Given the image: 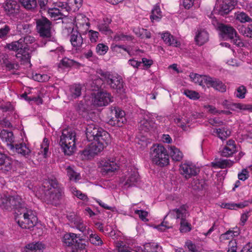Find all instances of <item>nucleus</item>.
<instances>
[{"mask_svg":"<svg viewBox=\"0 0 252 252\" xmlns=\"http://www.w3.org/2000/svg\"><path fill=\"white\" fill-rule=\"evenodd\" d=\"M167 216L164 217L163 221L159 225H156L155 228L161 231H165L167 228L171 227V226L169 225V223L166 220Z\"/></svg>","mask_w":252,"mask_h":252,"instance_id":"13d9d810","label":"nucleus"},{"mask_svg":"<svg viewBox=\"0 0 252 252\" xmlns=\"http://www.w3.org/2000/svg\"><path fill=\"white\" fill-rule=\"evenodd\" d=\"M88 241L95 246H101L103 244L102 239L96 233L91 237H88Z\"/></svg>","mask_w":252,"mask_h":252,"instance_id":"a19ab883","label":"nucleus"},{"mask_svg":"<svg viewBox=\"0 0 252 252\" xmlns=\"http://www.w3.org/2000/svg\"><path fill=\"white\" fill-rule=\"evenodd\" d=\"M99 33L97 32L90 30L89 32V36L92 42H95L97 41Z\"/></svg>","mask_w":252,"mask_h":252,"instance_id":"774afa93","label":"nucleus"},{"mask_svg":"<svg viewBox=\"0 0 252 252\" xmlns=\"http://www.w3.org/2000/svg\"><path fill=\"white\" fill-rule=\"evenodd\" d=\"M150 158L154 164L160 167L167 165L169 156L165 148L161 144L154 145L151 148Z\"/></svg>","mask_w":252,"mask_h":252,"instance_id":"7ed1b4c3","label":"nucleus"},{"mask_svg":"<svg viewBox=\"0 0 252 252\" xmlns=\"http://www.w3.org/2000/svg\"><path fill=\"white\" fill-rule=\"evenodd\" d=\"M104 132L107 134H109L106 131L94 124L88 125L86 128V137L89 141L97 140L101 138L102 135L105 134Z\"/></svg>","mask_w":252,"mask_h":252,"instance_id":"9b49d317","label":"nucleus"},{"mask_svg":"<svg viewBox=\"0 0 252 252\" xmlns=\"http://www.w3.org/2000/svg\"><path fill=\"white\" fill-rule=\"evenodd\" d=\"M162 17L161 11L159 5H156L151 12L150 19L152 22L159 21Z\"/></svg>","mask_w":252,"mask_h":252,"instance_id":"2f4dec72","label":"nucleus"},{"mask_svg":"<svg viewBox=\"0 0 252 252\" xmlns=\"http://www.w3.org/2000/svg\"><path fill=\"white\" fill-rule=\"evenodd\" d=\"M151 122L145 118L141 120L139 122V129L141 132H148L152 128Z\"/></svg>","mask_w":252,"mask_h":252,"instance_id":"72a5a7b5","label":"nucleus"},{"mask_svg":"<svg viewBox=\"0 0 252 252\" xmlns=\"http://www.w3.org/2000/svg\"><path fill=\"white\" fill-rule=\"evenodd\" d=\"M205 181L203 180L194 179L191 183L193 189L202 190L205 188Z\"/></svg>","mask_w":252,"mask_h":252,"instance_id":"c03bdc74","label":"nucleus"},{"mask_svg":"<svg viewBox=\"0 0 252 252\" xmlns=\"http://www.w3.org/2000/svg\"><path fill=\"white\" fill-rule=\"evenodd\" d=\"M98 73L102 77V81H106L110 88L117 93H121L123 91V81L120 76H115L108 72H104L100 70Z\"/></svg>","mask_w":252,"mask_h":252,"instance_id":"39448f33","label":"nucleus"},{"mask_svg":"<svg viewBox=\"0 0 252 252\" xmlns=\"http://www.w3.org/2000/svg\"><path fill=\"white\" fill-rule=\"evenodd\" d=\"M219 29L223 38H229L237 46H243V43L239 39L236 30L232 27L221 24L219 26Z\"/></svg>","mask_w":252,"mask_h":252,"instance_id":"423d86ee","label":"nucleus"},{"mask_svg":"<svg viewBox=\"0 0 252 252\" xmlns=\"http://www.w3.org/2000/svg\"><path fill=\"white\" fill-rule=\"evenodd\" d=\"M32 51L30 47L24 46L16 54V57L23 63H30Z\"/></svg>","mask_w":252,"mask_h":252,"instance_id":"aec40b11","label":"nucleus"},{"mask_svg":"<svg viewBox=\"0 0 252 252\" xmlns=\"http://www.w3.org/2000/svg\"><path fill=\"white\" fill-rule=\"evenodd\" d=\"M174 212L176 213L177 219L180 220L179 228L180 232L186 233L190 232L192 229V226L186 220L188 212L186 205H183L178 209H174Z\"/></svg>","mask_w":252,"mask_h":252,"instance_id":"0eeeda50","label":"nucleus"},{"mask_svg":"<svg viewBox=\"0 0 252 252\" xmlns=\"http://www.w3.org/2000/svg\"><path fill=\"white\" fill-rule=\"evenodd\" d=\"M110 119L108 123L113 126H122L126 122L125 112L119 107L112 106L110 108Z\"/></svg>","mask_w":252,"mask_h":252,"instance_id":"6e6552de","label":"nucleus"},{"mask_svg":"<svg viewBox=\"0 0 252 252\" xmlns=\"http://www.w3.org/2000/svg\"><path fill=\"white\" fill-rule=\"evenodd\" d=\"M137 252H160L161 248L155 243H148L144 245V248H137Z\"/></svg>","mask_w":252,"mask_h":252,"instance_id":"393cba45","label":"nucleus"},{"mask_svg":"<svg viewBox=\"0 0 252 252\" xmlns=\"http://www.w3.org/2000/svg\"><path fill=\"white\" fill-rule=\"evenodd\" d=\"M194 39L197 45L201 46L209 40V34L206 30L200 29L197 31Z\"/></svg>","mask_w":252,"mask_h":252,"instance_id":"5701e85b","label":"nucleus"},{"mask_svg":"<svg viewBox=\"0 0 252 252\" xmlns=\"http://www.w3.org/2000/svg\"><path fill=\"white\" fill-rule=\"evenodd\" d=\"M63 193L62 188L49 189L45 194L46 201L47 204L56 206L59 204Z\"/></svg>","mask_w":252,"mask_h":252,"instance_id":"f8f14e48","label":"nucleus"},{"mask_svg":"<svg viewBox=\"0 0 252 252\" xmlns=\"http://www.w3.org/2000/svg\"><path fill=\"white\" fill-rule=\"evenodd\" d=\"M70 91L72 97H78L81 94V87L80 85H74L70 88Z\"/></svg>","mask_w":252,"mask_h":252,"instance_id":"49530a36","label":"nucleus"},{"mask_svg":"<svg viewBox=\"0 0 252 252\" xmlns=\"http://www.w3.org/2000/svg\"><path fill=\"white\" fill-rule=\"evenodd\" d=\"M0 137L9 143L13 144L14 142V136L12 131L3 130L0 133Z\"/></svg>","mask_w":252,"mask_h":252,"instance_id":"58836bf2","label":"nucleus"},{"mask_svg":"<svg viewBox=\"0 0 252 252\" xmlns=\"http://www.w3.org/2000/svg\"><path fill=\"white\" fill-rule=\"evenodd\" d=\"M239 234L238 230H234V228L229 229L220 236V238L223 240H230Z\"/></svg>","mask_w":252,"mask_h":252,"instance_id":"e433bc0d","label":"nucleus"},{"mask_svg":"<svg viewBox=\"0 0 252 252\" xmlns=\"http://www.w3.org/2000/svg\"><path fill=\"white\" fill-rule=\"evenodd\" d=\"M139 176L138 172L136 170H131L126 178L124 186L126 188H129L135 186L139 180Z\"/></svg>","mask_w":252,"mask_h":252,"instance_id":"412c9836","label":"nucleus"},{"mask_svg":"<svg viewBox=\"0 0 252 252\" xmlns=\"http://www.w3.org/2000/svg\"><path fill=\"white\" fill-rule=\"evenodd\" d=\"M237 152V147L235 141L229 139L221 151L220 155L224 157H232Z\"/></svg>","mask_w":252,"mask_h":252,"instance_id":"f3484780","label":"nucleus"},{"mask_svg":"<svg viewBox=\"0 0 252 252\" xmlns=\"http://www.w3.org/2000/svg\"><path fill=\"white\" fill-rule=\"evenodd\" d=\"M236 20L241 23L249 22L252 21V19L246 13L241 12L236 15Z\"/></svg>","mask_w":252,"mask_h":252,"instance_id":"de8ad7c7","label":"nucleus"},{"mask_svg":"<svg viewBox=\"0 0 252 252\" xmlns=\"http://www.w3.org/2000/svg\"><path fill=\"white\" fill-rule=\"evenodd\" d=\"M48 14L52 18H54V20L60 19L62 16H63V15H62L59 8H57L49 9L48 10Z\"/></svg>","mask_w":252,"mask_h":252,"instance_id":"3c124183","label":"nucleus"},{"mask_svg":"<svg viewBox=\"0 0 252 252\" xmlns=\"http://www.w3.org/2000/svg\"><path fill=\"white\" fill-rule=\"evenodd\" d=\"M74 224L76 227L81 232L83 233L86 231V225L84 224L83 221L81 220L75 221Z\"/></svg>","mask_w":252,"mask_h":252,"instance_id":"338daca9","label":"nucleus"},{"mask_svg":"<svg viewBox=\"0 0 252 252\" xmlns=\"http://www.w3.org/2000/svg\"><path fill=\"white\" fill-rule=\"evenodd\" d=\"M70 41L72 45L75 47H81L83 44V38L81 34L77 31L71 32Z\"/></svg>","mask_w":252,"mask_h":252,"instance_id":"a878e982","label":"nucleus"},{"mask_svg":"<svg viewBox=\"0 0 252 252\" xmlns=\"http://www.w3.org/2000/svg\"><path fill=\"white\" fill-rule=\"evenodd\" d=\"M32 78L34 80L38 82H45L48 80L49 77L46 74H40L36 73L33 75Z\"/></svg>","mask_w":252,"mask_h":252,"instance_id":"e2e57ef3","label":"nucleus"},{"mask_svg":"<svg viewBox=\"0 0 252 252\" xmlns=\"http://www.w3.org/2000/svg\"><path fill=\"white\" fill-rule=\"evenodd\" d=\"M179 170L180 173L186 180L197 176L200 172V168L191 162L182 163Z\"/></svg>","mask_w":252,"mask_h":252,"instance_id":"9d476101","label":"nucleus"},{"mask_svg":"<svg viewBox=\"0 0 252 252\" xmlns=\"http://www.w3.org/2000/svg\"><path fill=\"white\" fill-rule=\"evenodd\" d=\"M99 168L102 174L106 175L115 172L118 169L119 166L113 160L103 159L100 161Z\"/></svg>","mask_w":252,"mask_h":252,"instance_id":"4468645a","label":"nucleus"},{"mask_svg":"<svg viewBox=\"0 0 252 252\" xmlns=\"http://www.w3.org/2000/svg\"><path fill=\"white\" fill-rule=\"evenodd\" d=\"M183 153L178 148L174 147V161H181L183 158Z\"/></svg>","mask_w":252,"mask_h":252,"instance_id":"69168bd1","label":"nucleus"},{"mask_svg":"<svg viewBox=\"0 0 252 252\" xmlns=\"http://www.w3.org/2000/svg\"><path fill=\"white\" fill-rule=\"evenodd\" d=\"M67 2H59L58 4V6L60 8L59 10L62 12V15L66 17L68 15V13L70 11V9L67 8Z\"/></svg>","mask_w":252,"mask_h":252,"instance_id":"864d4df0","label":"nucleus"},{"mask_svg":"<svg viewBox=\"0 0 252 252\" xmlns=\"http://www.w3.org/2000/svg\"><path fill=\"white\" fill-rule=\"evenodd\" d=\"M3 63L9 70L16 69L18 67V63H13L9 61L7 58L3 59Z\"/></svg>","mask_w":252,"mask_h":252,"instance_id":"bf43d9fd","label":"nucleus"},{"mask_svg":"<svg viewBox=\"0 0 252 252\" xmlns=\"http://www.w3.org/2000/svg\"><path fill=\"white\" fill-rule=\"evenodd\" d=\"M10 26L7 24H4L0 27V39L2 40L7 39L10 36Z\"/></svg>","mask_w":252,"mask_h":252,"instance_id":"c9c22d12","label":"nucleus"},{"mask_svg":"<svg viewBox=\"0 0 252 252\" xmlns=\"http://www.w3.org/2000/svg\"><path fill=\"white\" fill-rule=\"evenodd\" d=\"M113 101V97L111 94L103 91L98 92L93 100L94 104L97 106H106Z\"/></svg>","mask_w":252,"mask_h":252,"instance_id":"ddd939ff","label":"nucleus"},{"mask_svg":"<svg viewBox=\"0 0 252 252\" xmlns=\"http://www.w3.org/2000/svg\"><path fill=\"white\" fill-rule=\"evenodd\" d=\"M213 167L215 168L224 169L230 167L233 164V162L228 159H220L216 162H212Z\"/></svg>","mask_w":252,"mask_h":252,"instance_id":"c756f323","label":"nucleus"},{"mask_svg":"<svg viewBox=\"0 0 252 252\" xmlns=\"http://www.w3.org/2000/svg\"><path fill=\"white\" fill-rule=\"evenodd\" d=\"M108 50V47L103 43H99L96 47V52L100 55H104Z\"/></svg>","mask_w":252,"mask_h":252,"instance_id":"4d7b16f0","label":"nucleus"},{"mask_svg":"<svg viewBox=\"0 0 252 252\" xmlns=\"http://www.w3.org/2000/svg\"><path fill=\"white\" fill-rule=\"evenodd\" d=\"M75 136L76 133L73 130L64 129L63 131L59 144L65 155L70 156L74 153L75 148Z\"/></svg>","mask_w":252,"mask_h":252,"instance_id":"20e7f679","label":"nucleus"},{"mask_svg":"<svg viewBox=\"0 0 252 252\" xmlns=\"http://www.w3.org/2000/svg\"><path fill=\"white\" fill-rule=\"evenodd\" d=\"M189 77L191 80L195 84H197L199 85L204 88L205 85L207 86L208 80L210 78V76L206 75H200L197 73H190Z\"/></svg>","mask_w":252,"mask_h":252,"instance_id":"4be33fe9","label":"nucleus"},{"mask_svg":"<svg viewBox=\"0 0 252 252\" xmlns=\"http://www.w3.org/2000/svg\"><path fill=\"white\" fill-rule=\"evenodd\" d=\"M232 10L230 5L226 2L223 1L220 6V12L221 15L227 14Z\"/></svg>","mask_w":252,"mask_h":252,"instance_id":"6e6d98bb","label":"nucleus"},{"mask_svg":"<svg viewBox=\"0 0 252 252\" xmlns=\"http://www.w3.org/2000/svg\"><path fill=\"white\" fill-rule=\"evenodd\" d=\"M67 175L70 180L76 181L79 179V174L75 172L70 166L66 168Z\"/></svg>","mask_w":252,"mask_h":252,"instance_id":"603ef678","label":"nucleus"},{"mask_svg":"<svg viewBox=\"0 0 252 252\" xmlns=\"http://www.w3.org/2000/svg\"><path fill=\"white\" fill-rule=\"evenodd\" d=\"M22 40V43L24 46L30 47L29 44L33 43L35 41V39L33 36L30 35H27L25 36L23 38H20Z\"/></svg>","mask_w":252,"mask_h":252,"instance_id":"052dcab7","label":"nucleus"},{"mask_svg":"<svg viewBox=\"0 0 252 252\" xmlns=\"http://www.w3.org/2000/svg\"><path fill=\"white\" fill-rule=\"evenodd\" d=\"M234 106L241 110L248 111L252 112V104H245L241 103H236L233 104Z\"/></svg>","mask_w":252,"mask_h":252,"instance_id":"09e8293b","label":"nucleus"},{"mask_svg":"<svg viewBox=\"0 0 252 252\" xmlns=\"http://www.w3.org/2000/svg\"><path fill=\"white\" fill-rule=\"evenodd\" d=\"M4 8L7 15L14 16L19 12L20 5L15 0H6Z\"/></svg>","mask_w":252,"mask_h":252,"instance_id":"dca6fc26","label":"nucleus"},{"mask_svg":"<svg viewBox=\"0 0 252 252\" xmlns=\"http://www.w3.org/2000/svg\"><path fill=\"white\" fill-rule=\"evenodd\" d=\"M135 214L139 216V218L144 221H148V219H147L148 212L142 210H136L134 212Z\"/></svg>","mask_w":252,"mask_h":252,"instance_id":"680f3d73","label":"nucleus"},{"mask_svg":"<svg viewBox=\"0 0 252 252\" xmlns=\"http://www.w3.org/2000/svg\"><path fill=\"white\" fill-rule=\"evenodd\" d=\"M0 208L3 210L15 212V220L22 228L30 229L36 223L37 218L33 211L26 206L22 199L12 196L0 197Z\"/></svg>","mask_w":252,"mask_h":252,"instance_id":"f257e3e1","label":"nucleus"},{"mask_svg":"<svg viewBox=\"0 0 252 252\" xmlns=\"http://www.w3.org/2000/svg\"><path fill=\"white\" fill-rule=\"evenodd\" d=\"M44 248V245L39 242L29 244L24 248V252H40Z\"/></svg>","mask_w":252,"mask_h":252,"instance_id":"cd10ccee","label":"nucleus"},{"mask_svg":"<svg viewBox=\"0 0 252 252\" xmlns=\"http://www.w3.org/2000/svg\"><path fill=\"white\" fill-rule=\"evenodd\" d=\"M76 245H74L70 252H87L86 248V245L85 243H81L78 241H75Z\"/></svg>","mask_w":252,"mask_h":252,"instance_id":"37998d69","label":"nucleus"},{"mask_svg":"<svg viewBox=\"0 0 252 252\" xmlns=\"http://www.w3.org/2000/svg\"><path fill=\"white\" fill-rule=\"evenodd\" d=\"M184 94L192 100H197L200 97L199 93L194 91L185 90L184 91Z\"/></svg>","mask_w":252,"mask_h":252,"instance_id":"8fccbe9b","label":"nucleus"},{"mask_svg":"<svg viewBox=\"0 0 252 252\" xmlns=\"http://www.w3.org/2000/svg\"><path fill=\"white\" fill-rule=\"evenodd\" d=\"M104 134H105L102 135L101 138L97 140H93V142L89 145L87 147L79 151V153L84 156L83 157V159L94 157L102 151L104 148L108 145L110 142V134H107L105 132Z\"/></svg>","mask_w":252,"mask_h":252,"instance_id":"f03ea898","label":"nucleus"},{"mask_svg":"<svg viewBox=\"0 0 252 252\" xmlns=\"http://www.w3.org/2000/svg\"><path fill=\"white\" fill-rule=\"evenodd\" d=\"M7 145L9 149L12 151L13 152H16L24 156H28L31 153V150L26 146L25 143H20L15 145L11 143H7Z\"/></svg>","mask_w":252,"mask_h":252,"instance_id":"a211bd4d","label":"nucleus"},{"mask_svg":"<svg viewBox=\"0 0 252 252\" xmlns=\"http://www.w3.org/2000/svg\"><path fill=\"white\" fill-rule=\"evenodd\" d=\"M78 238L77 235L73 233H66L64 234L63 237V242L64 244L71 249L74 245H76L75 241H78L76 238Z\"/></svg>","mask_w":252,"mask_h":252,"instance_id":"b1692460","label":"nucleus"},{"mask_svg":"<svg viewBox=\"0 0 252 252\" xmlns=\"http://www.w3.org/2000/svg\"><path fill=\"white\" fill-rule=\"evenodd\" d=\"M23 44L22 40L20 39L17 41H13L10 43L7 44L6 48L9 50L15 51L18 53V51L24 47Z\"/></svg>","mask_w":252,"mask_h":252,"instance_id":"7c9ffc66","label":"nucleus"},{"mask_svg":"<svg viewBox=\"0 0 252 252\" xmlns=\"http://www.w3.org/2000/svg\"><path fill=\"white\" fill-rule=\"evenodd\" d=\"M214 132L216 133L217 135L221 140L225 139L230 134V131L224 127L216 129L214 130Z\"/></svg>","mask_w":252,"mask_h":252,"instance_id":"ea45409f","label":"nucleus"},{"mask_svg":"<svg viewBox=\"0 0 252 252\" xmlns=\"http://www.w3.org/2000/svg\"><path fill=\"white\" fill-rule=\"evenodd\" d=\"M32 25L24 23H20L17 26L18 31L21 34H29L31 32Z\"/></svg>","mask_w":252,"mask_h":252,"instance_id":"4c0bfd02","label":"nucleus"},{"mask_svg":"<svg viewBox=\"0 0 252 252\" xmlns=\"http://www.w3.org/2000/svg\"><path fill=\"white\" fill-rule=\"evenodd\" d=\"M83 0H67V8L70 11H77L82 5Z\"/></svg>","mask_w":252,"mask_h":252,"instance_id":"473e14b6","label":"nucleus"},{"mask_svg":"<svg viewBox=\"0 0 252 252\" xmlns=\"http://www.w3.org/2000/svg\"><path fill=\"white\" fill-rule=\"evenodd\" d=\"M49 150V143L47 138H44L42 143L41 145L40 152L42 154L44 158H46Z\"/></svg>","mask_w":252,"mask_h":252,"instance_id":"5fc2aeb1","label":"nucleus"},{"mask_svg":"<svg viewBox=\"0 0 252 252\" xmlns=\"http://www.w3.org/2000/svg\"><path fill=\"white\" fill-rule=\"evenodd\" d=\"M61 65L65 67H74L76 68H79L81 65L79 63L67 58H64L61 60L59 66H60Z\"/></svg>","mask_w":252,"mask_h":252,"instance_id":"c85d7f7f","label":"nucleus"},{"mask_svg":"<svg viewBox=\"0 0 252 252\" xmlns=\"http://www.w3.org/2000/svg\"><path fill=\"white\" fill-rule=\"evenodd\" d=\"M238 31L244 36L252 38V24H249L248 26H240Z\"/></svg>","mask_w":252,"mask_h":252,"instance_id":"f704fd0d","label":"nucleus"},{"mask_svg":"<svg viewBox=\"0 0 252 252\" xmlns=\"http://www.w3.org/2000/svg\"><path fill=\"white\" fill-rule=\"evenodd\" d=\"M22 5L27 9H33L37 6L36 0H19Z\"/></svg>","mask_w":252,"mask_h":252,"instance_id":"79ce46f5","label":"nucleus"},{"mask_svg":"<svg viewBox=\"0 0 252 252\" xmlns=\"http://www.w3.org/2000/svg\"><path fill=\"white\" fill-rule=\"evenodd\" d=\"M247 92L246 87L244 85H241L236 89L234 94L237 98L243 99L245 97Z\"/></svg>","mask_w":252,"mask_h":252,"instance_id":"a18cd8bd","label":"nucleus"},{"mask_svg":"<svg viewBox=\"0 0 252 252\" xmlns=\"http://www.w3.org/2000/svg\"><path fill=\"white\" fill-rule=\"evenodd\" d=\"M13 160L7 155L0 152V170L4 173L13 170Z\"/></svg>","mask_w":252,"mask_h":252,"instance_id":"2eb2a0df","label":"nucleus"},{"mask_svg":"<svg viewBox=\"0 0 252 252\" xmlns=\"http://www.w3.org/2000/svg\"><path fill=\"white\" fill-rule=\"evenodd\" d=\"M249 177V172L246 169H243L238 174V178L241 181H245Z\"/></svg>","mask_w":252,"mask_h":252,"instance_id":"0e129e2a","label":"nucleus"},{"mask_svg":"<svg viewBox=\"0 0 252 252\" xmlns=\"http://www.w3.org/2000/svg\"><path fill=\"white\" fill-rule=\"evenodd\" d=\"M174 123L178 127L181 128L183 130H187L189 126V121L186 116H179L178 118H174Z\"/></svg>","mask_w":252,"mask_h":252,"instance_id":"bb28decb","label":"nucleus"},{"mask_svg":"<svg viewBox=\"0 0 252 252\" xmlns=\"http://www.w3.org/2000/svg\"><path fill=\"white\" fill-rule=\"evenodd\" d=\"M51 22L44 17L36 20L37 32L41 37L49 38L51 36Z\"/></svg>","mask_w":252,"mask_h":252,"instance_id":"1a4fd4ad","label":"nucleus"},{"mask_svg":"<svg viewBox=\"0 0 252 252\" xmlns=\"http://www.w3.org/2000/svg\"><path fill=\"white\" fill-rule=\"evenodd\" d=\"M208 88L212 87L215 90L221 93L226 91L227 86L220 80L210 77L208 80Z\"/></svg>","mask_w":252,"mask_h":252,"instance_id":"6ab92c4d","label":"nucleus"}]
</instances>
